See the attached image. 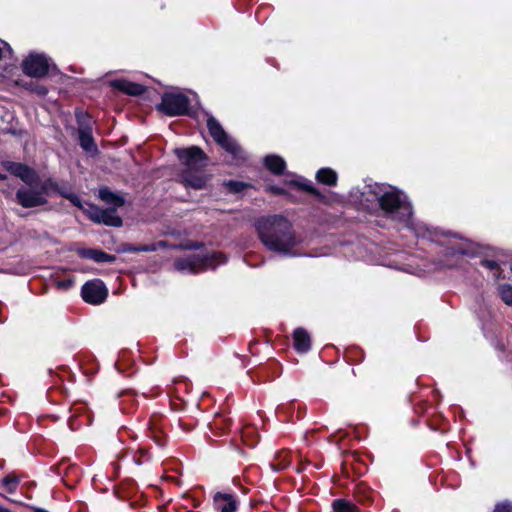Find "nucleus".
I'll list each match as a JSON object with an SVG mask.
<instances>
[{
    "mask_svg": "<svg viewBox=\"0 0 512 512\" xmlns=\"http://www.w3.org/2000/svg\"><path fill=\"white\" fill-rule=\"evenodd\" d=\"M361 195V201L362 203H367V207L373 206V204L379 205L385 215L391 219L407 223L416 237L430 241L436 240L437 232L435 230H432L424 223H415L410 220L412 206L407 196L397 188L386 184L374 183L366 185Z\"/></svg>",
    "mask_w": 512,
    "mask_h": 512,
    "instance_id": "obj_1",
    "label": "nucleus"
},
{
    "mask_svg": "<svg viewBox=\"0 0 512 512\" xmlns=\"http://www.w3.org/2000/svg\"><path fill=\"white\" fill-rule=\"evenodd\" d=\"M256 229L262 243L271 251L288 256H295L293 248L298 244L293 226L289 220L274 215L261 218L256 222Z\"/></svg>",
    "mask_w": 512,
    "mask_h": 512,
    "instance_id": "obj_2",
    "label": "nucleus"
},
{
    "mask_svg": "<svg viewBox=\"0 0 512 512\" xmlns=\"http://www.w3.org/2000/svg\"><path fill=\"white\" fill-rule=\"evenodd\" d=\"M175 153L181 163L186 166V170L182 174V180L185 186L194 189H202L207 178L202 170L206 166V156L204 152L196 147L176 149Z\"/></svg>",
    "mask_w": 512,
    "mask_h": 512,
    "instance_id": "obj_3",
    "label": "nucleus"
},
{
    "mask_svg": "<svg viewBox=\"0 0 512 512\" xmlns=\"http://www.w3.org/2000/svg\"><path fill=\"white\" fill-rule=\"evenodd\" d=\"M226 258L221 252H213L205 255H190L184 258L176 259L174 266L178 271L188 273H199L207 269H214L218 265L225 263Z\"/></svg>",
    "mask_w": 512,
    "mask_h": 512,
    "instance_id": "obj_4",
    "label": "nucleus"
},
{
    "mask_svg": "<svg viewBox=\"0 0 512 512\" xmlns=\"http://www.w3.org/2000/svg\"><path fill=\"white\" fill-rule=\"evenodd\" d=\"M207 127L214 141L230 153L234 159H243V151L239 145L222 128L212 116L207 119Z\"/></svg>",
    "mask_w": 512,
    "mask_h": 512,
    "instance_id": "obj_5",
    "label": "nucleus"
},
{
    "mask_svg": "<svg viewBox=\"0 0 512 512\" xmlns=\"http://www.w3.org/2000/svg\"><path fill=\"white\" fill-rule=\"evenodd\" d=\"M158 109L168 116L190 115L189 99L180 92H168L162 96Z\"/></svg>",
    "mask_w": 512,
    "mask_h": 512,
    "instance_id": "obj_6",
    "label": "nucleus"
},
{
    "mask_svg": "<svg viewBox=\"0 0 512 512\" xmlns=\"http://www.w3.org/2000/svg\"><path fill=\"white\" fill-rule=\"evenodd\" d=\"M48 59L42 54H30L22 64L23 72L31 77H43L49 70Z\"/></svg>",
    "mask_w": 512,
    "mask_h": 512,
    "instance_id": "obj_7",
    "label": "nucleus"
},
{
    "mask_svg": "<svg viewBox=\"0 0 512 512\" xmlns=\"http://www.w3.org/2000/svg\"><path fill=\"white\" fill-rule=\"evenodd\" d=\"M82 298L89 304H101L107 297V289L100 280L86 282L81 290Z\"/></svg>",
    "mask_w": 512,
    "mask_h": 512,
    "instance_id": "obj_8",
    "label": "nucleus"
},
{
    "mask_svg": "<svg viewBox=\"0 0 512 512\" xmlns=\"http://www.w3.org/2000/svg\"><path fill=\"white\" fill-rule=\"evenodd\" d=\"M86 210L90 219L96 223H103L109 226L119 227L122 225L121 218L112 209H101L95 205L87 204Z\"/></svg>",
    "mask_w": 512,
    "mask_h": 512,
    "instance_id": "obj_9",
    "label": "nucleus"
},
{
    "mask_svg": "<svg viewBox=\"0 0 512 512\" xmlns=\"http://www.w3.org/2000/svg\"><path fill=\"white\" fill-rule=\"evenodd\" d=\"M79 144L83 150L89 153L97 152V146L92 135V120L90 117L79 118Z\"/></svg>",
    "mask_w": 512,
    "mask_h": 512,
    "instance_id": "obj_10",
    "label": "nucleus"
},
{
    "mask_svg": "<svg viewBox=\"0 0 512 512\" xmlns=\"http://www.w3.org/2000/svg\"><path fill=\"white\" fill-rule=\"evenodd\" d=\"M5 168L15 175L19 177L23 182H25L30 187L37 186L39 177L37 173L27 165L16 163V162H5Z\"/></svg>",
    "mask_w": 512,
    "mask_h": 512,
    "instance_id": "obj_11",
    "label": "nucleus"
},
{
    "mask_svg": "<svg viewBox=\"0 0 512 512\" xmlns=\"http://www.w3.org/2000/svg\"><path fill=\"white\" fill-rule=\"evenodd\" d=\"M17 202L24 208H32L46 203L43 190L20 188L16 193Z\"/></svg>",
    "mask_w": 512,
    "mask_h": 512,
    "instance_id": "obj_12",
    "label": "nucleus"
},
{
    "mask_svg": "<svg viewBox=\"0 0 512 512\" xmlns=\"http://www.w3.org/2000/svg\"><path fill=\"white\" fill-rule=\"evenodd\" d=\"M213 500L214 507L219 512H235L237 510V501L232 494L218 492Z\"/></svg>",
    "mask_w": 512,
    "mask_h": 512,
    "instance_id": "obj_13",
    "label": "nucleus"
},
{
    "mask_svg": "<svg viewBox=\"0 0 512 512\" xmlns=\"http://www.w3.org/2000/svg\"><path fill=\"white\" fill-rule=\"evenodd\" d=\"M112 86L128 95L138 96L145 92V87L126 80H114Z\"/></svg>",
    "mask_w": 512,
    "mask_h": 512,
    "instance_id": "obj_14",
    "label": "nucleus"
},
{
    "mask_svg": "<svg viewBox=\"0 0 512 512\" xmlns=\"http://www.w3.org/2000/svg\"><path fill=\"white\" fill-rule=\"evenodd\" d=\"M294 348L300 352L305 353L310 350L311 339L306 330L297 328L293 333Z\"/></svg>",
    "mask_w": 512,
    "mask_h": 512,
    "instance_id": "obj_15",
    "label": "nucleus"
},
{
    "mask_svg": "<svg viewBox=\"0 0 512 512\" xmlns=\"http://www.w3.org/2000/svg\"><path fill=\"white\" fill-rule=\"evenodd\" d=\"M79 254L83 258L92 259L97 263H112L115 261L114 255L107 254L97 249H82L79 251Z\"/></svg>",
    "mask_w": 512,
    "mask_h": 512,
    "instance_id": "obj_16",
    "label": "nucleus"
},
{
    "mask_svg": "<svg viewBox=\"0 0 512 512\" xmlns=\"http://www.w3.org/2000/svg\"><path fill=\"white\" fill-rule=\"evenodd\" d=\"M264 164L269 171L277 175L282 174L286 167L284 159L277 155L266 156Z\"/></svg>",
    "mask_w": 512,
    "mask_h": 512,
    "instance_id": "obj_17",
    "label": "nucleus"
},
{
    "mask_svg": "<svg viewBox=\"0 0 512 512\" xmlns=\"http://www.w3.org/2000/svg\"><path fill=\"white\" fill-rule=\"evenodd\" d=\"M99 197L105 203L113 205L114 207H120L124 204V200L122 197L113 193L107 188H102L99 190Z\"/></svg>",
    "mask_w": 512,
    "mask_h": 512,
    "instance_id": "obj_18",
    "label": "nucleus"
},
{
    "mask_svg": "<svg viewBox=\"0 0 512 512\" xmlns=\"http://www.w3.org/2000/svg\"><path fill=\"white\" fill-rule=\"evenodd\" d=\"M318 182L333 186L337 182V174L330 168H322L316 174Z\"/></svg>",
    "mask_w": 512,
    "mask_h": 512,
    "instance_id": "obj_19",
    "label": "nucleus"
},
{
    "mask_svg": "<svg viewBox=\"0 0 512 512\" xmlns=\"http://www.w3.org/2000/svg\"><path fill=\"white\" fill-rule=\"evenodd\" d=\"M19 483L20 479L18 476L15 474H8L1 480L0 485L7 493L13 494L16 492Z\"/></svg>",
    "mask_w": 512,
    "mask_h": 512,
    "instance_id": "obj_20",
    "label": "nucleus"
},
{
    "mask_svg": "<svg viewBox=\"0 0 512 512\" xmlns=\"http://www.w3.org/2000/svg\"><path fill=\"white\" fill-rule=\"evenodd\" d=\"M290 462L291 459L289 452L281 451L277 454L275 462L271 463V467L274 471H281L289 466Z\"/></svg>",
    "mask_w": 512,
    "mask_h": 512,
    "instance_id": "obj_21",
    "label": "nucleus"
},
{
    "mask_svg": "<svg viewBox=\"0 0 512 512\" xmlns=\"http://www.w3.org/2000/svg\"><path fill=\"white\" fill-rule=\"evenodd\" d=\"M334 512H356V506L342 499L335 500L332 504Z\"/></svg>",
    "mask_w": 512,
    "mask_h": 512,
    "instance_id": "obj_22",
    "label": "nucleus"
},
{
    "mask_svg": "<svg viewBox=\"0 0 512 512\" xmlns=\"http://www.w3.org/2000/svg\"><path fill=\"white\" fill-rule=\"evenodd\" d=\"M501 299L507 304L512 305V286L509 284L500 285L498 288Z\"/></svg>",
    "mask_w": 512,
    "mask_h": 512,
    "instance_id": "obj_23",
    "label": "nucleus"
},
{
    "mask_svg": "<svg viewBox=\"0 0 512 512\" xmlns=\"http://www.w3.org/2000/svg\"><path fill=\"white\" fill-rule=\"evenodd\" d=\"M493 512H512V501L505 500L495 505Z\"/></svg>",
    "mask_w": 512,
    "mask_h": 512,
    "instance_id": "obj_24",
    "label": "nucleus"
},
{
    "mask_svg": "<svg viewBox=\"0 0 512 512\" xmlns=\"http://www.w3.org/2000/svg\"><path fill=\"white\" fill-rule=\"evenodd\" d=\"M65 197L67 199H69L73 205L83 209L84 206L82 205V202H81V199L79 198V196H77L75 194H68V195H65Z\"/></svg>",
    "mask_w": 512,
    "mask_h": 512,
    "instance_id": "obj_25",
    "label": "nucleus"
},
{
    "mask_svg": "<svg viewBox=\"0 0 512 512\" xmlns=\"http://www.w3.org/2000/svg\"><path fill=\"white\" fill-rule=\"evenodd\" d=\"M10 46L3 40H0V60L5 56V54L10 53Z\"/></svg>",
    "mask_w": 512,
    "mask_h": 512,
    "instance_id": "obj_26",
    "label": "nucleus"
},
{
    "mask_svg": "<svg viewBox=\"0 0 512 512\" xmlns=\"http://www.w3.org/2000/svg\"><path fill=\"white\" fill-rule=\"evenodd\" d=\"M482 264L487 267L488 269L490 270H494L497 268L498 264L497 262L493 261V260H485L482 262Z\"/></svg>",
    "mask_w": 512,
    "mask_h": 512,
    "instance_id": "obj_27",
    "label": "nucleus"
},
{
    "mask_svg": "<svg viewBox=\"0 0 512 512\" xmlns=\"http://www.w3.org/2000/svg\"><path fill=\"white\" fill-rule=\"evenodd\" d=\"M297 185L301 186L303 189H305L306 191H308L310 193L316 194V190L314 189V187L312 186L311 183H309V184L297 183Z\"/></svg>",
    "mask_w": 512,
    "mask_h": 512,
    "instance_id": "obj_28",
    "label": "nucleus"
},
{
    "mask_svg": "<svg viewBox=\"0 0 512 512\" xmlns=\"http://www.w3.org/2000/svg\"><path fill=\"white\" fill-rule=\"evenodd\" d=\"M269 190L271 192H273L274 194H283L284 193V190L282 188H280V187H277V186H270Z\"/></svg>",
    "mask_w": 512,
    "mask_h": 512,
    "instance_id": "obj_29",
    "label": "nucleus"
},
{
    "mask_svg": "<svg viewBox=\"0 0 512 512\" xmlns=\"http://www.w3.org/2000/svg\"><path fill=\"white\" fill-rule=\"evenodd\" d=\"M57 286H58L59 288L68 289V288L71 286V282H70V281H62V282H58V283H57Z\"/></svg>",
    "mask_w": 512,
    "mask_h": 512,
    "instance_id": "obj_30",
    "label": "nucleus"
},
{
    "mask_svg": "<svg viewBox=\"0 0 512 512\" xmlns=\"http://www.w3.org/2000/svg\"><path fill=\"white\" fill-rule=\"evenodd\" d=\"M33 511L34 512H48L47 510L43 509V508H39V507H35L33 508Z\"/></svg>",
    "mask_w": 512,
    "mask_h": 512,
    "instance_id": "obj_31",
    "label": "nucleus"
},
{
    "mask_svg": "<svg viewBox=\"0 0 512 512\" xmlns=\"http://www.w3.org/2000/svg\"><path fill=\"white\" fill-rule=\"evenodd\" d=\"M46 92H47V91H46V88H45V87H40V88L38 89V93H40V94H46Z\"/></svg>",
    "mask_w": 512,
    "mask_h": 512,
    "instance_id": "obj_32",
    "label": "nucleus"
},
{
    "mask_svg": "<svg viewBox=\"0 0 512 512\" xmlns=\"http://www.w3.org/2000/svg\"><path fill=\"white\" fill-rule=\"evenodd\" d=\"M0 512H10L8 509L0 506Z\"/></svg>",
    "mask_w": 512,
    "mask_h": 512,
    "instance_id": "obj_33",
    "label": "nucleus"
},
{
    "mask_svg": "<svg viewBox=\"0 0 512 512\" xmlns=\"http://www.w3.org/2000/svg\"><path fill=\"white\" fill-rule=\"evenodd\" d=\"M149 250H150V249H148V248H146V247H145V248H141V249H135V251H149Z\"/></svg>",
    "mask_w": 512,
    "mask_h": 512,
    "instance_id": "obj_34",
    "label": "nucleus"
},
{
    "mask_svg": "<svg viewBox=\"0 0 512 512\" xmlns=\"http://www.w3.org/2000/svg\"><path fill=\"white\" fill-rule=\"evenodd\" d=\"M189 248H198V245L189 246Z\"/></svg>",
    "mask_w": 512,
    "mask_h": 512,
    "instance_id": "obj_35",
    "label": "nucleus"
},
{
    "mask_svg": "<svg viewBox=\"0 0 512 512\" xmlns=\"http://www.w3.org/2000/svg\"><path fill=\"white\" fill-rule=\"evenodd\" d=\"M214 425H215L216 427H218V426H219V424H218V422H217V421H215V422H214Z\"/></svg>",
    "mask_w": 512,
    "mask_h": 512,
    "instance_id": "obj_36",
    "label": "nucleus"
},
{
    "mask_svg": "<svg viewBox=\"0 0 512 512\" xmlns=\"http://www.w3.org/2000/svg\"><path fill=\"white\" fill-rule=\"evenodd\" d=\"M0 179H5V176L0 174Z\"/></svg>",
    "mask_w": 512,
    "mask_h": 512,
    "instance_id": "obj_37",
    "label": "nucleus"
}]
</instances>
